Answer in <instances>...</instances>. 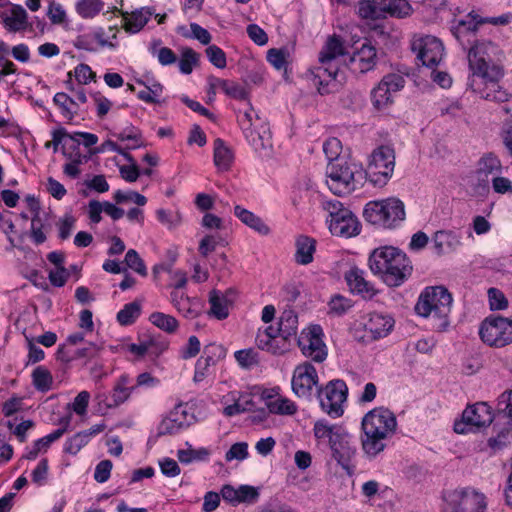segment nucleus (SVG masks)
Masks as SVG:
<instances>
[{"label":"nucleus","mask_w":512,"mask_h":512,"mask_svg":"<svg viewBox=\"0 0 512 512\" xmlns=\"http://www.w3.org/2000/svg\"><path fill=\"white\" fill-rule=\"evenodd\" d=\"M468 63L472 72L468 80L469 88L482 98L505 102L508 94L498 85L503 77V52L495 43L488 40L476 41L468 50Z\"/></svg>","instance_id":"1"},{"label":"nucleus","mask_w":512,"mask_h":512,"mask_svg":"<svg viewBox=\"0 0 512 512\" xmlns=\"http://www.w3.org/2000/svg\"><path fill=\"white\" fill-rule=\"evenodd\" d=\"M368 263L371 272L390 287L402 285L413 269L407 255L393 246L374 249Z\"/></svg>","instance_id":"2"},{"label":"nucleus","mask_w":512,"mask_h":512,"mask_svg":"<svg viewBox=\"0 0 512 512\" xmlns=\"http://www.w3.org/2000/svg\"><path fill=\"white\" fill-rule=\"evenodd\" d=\"M452 301V295L445 287H427L420 294L415 311L422 317L433 316L438 319L437 329L443 331L449 325L448 315L451 312Z\"/></svg>","instance_id":"3"},{"label":"nucleus","mask_w":512,"mask_h":512,"mask_svg":"<svg viewBox=\"0 0 512 512\" xmlns=\"http://www.w3.org/2000/svg\"><path fill=\"white\" fill-rule=\"evenodd\" d=\"M361 174V169L356 164L347 159H336L326 167V183L335 195H347L357 188V177Z\"/></svg>","instance_id":"4"},{"label":"nucleus","mask_w":512,"mask_h":512,"mask_svg":"<svg viewBox=\"0 0 512 512\" xmlns=\"http://www.w3.org/2000/svg\"><path fill=\"white\" fill-rule=\"evenodd\" d=\"M363 215L373 225L394 228L405 219V208L399 199L388 198L367 203Z\"/></svg>","instance_id":"5"},{"label":"nucleus","mask_w":512,"mask_h":512,"mask_svg":"<svg viewBox=\"0 0 512 512\" xmlns=\"http://www.w3.org/2000/svg\"><path fill=\"white\" fill-rule=\"evenodd\" d=\"M358 13L363 19L380 20L388 16L404 19L412 15L413 8L407 0H361Z\"/></svg>","instance_id":"6"},{"label":"nucleus","mask_w":512,"mask_h":512,"mask_svg":"<svg viewBox=\"0 0 512 512\" xmlns=\"http://www.w3.org/2000/svg\"><path fill=\"white\" fill-rule=\"evenodd\" d=\"M494 429H497V435L488 440V445L498 451L512 440V389L503 392L498 398Z\"/></svg>","instance_id":"7"},{"label":"nucleus","mask_w":512,"mask_h":512,"mask_svg":"<svg viewBox=\"0 0 512 512\" xmlns=\"http://www.w3.org/2000/svg\"><path fill=\"white\" fill-rule=\"evenodd\" d=\"M395 167L394 149L381 145L373 150L366 170V175L375 186L382 187L392 177Z\"/></svg>","instance_id":"8"},{"label":"nucleus","mask_w":512,"mask_h":512,"mask_svg":"<svg viewBox=\"0 0 512 512\" xmlns=\"http://www.w3.org/2000/svg\"><path fill=\"white\" fill-rule=\"evenodd\" d=\"M323 208L329 213V229L333 235L352 237L359 234L360 225L357 217L340 201H325Z\"/></svg>","instance_id":"9"},{"label":"nucleus","mask_w":512,"mask_h":512,"mask_svg":"<svg viewBox=\"0 0 512 512\" xmlns=\"http://www.w3.org/2000/svg\"><path fill=\"white\" fill-rule=\"evenodd\" d=\"M348 388L343 380L329 381L325 386L317 390V398L322 410L332 418L340 417L343 412V404L346 401Z\"/></svg>","instance_id":"10"},{"label":"nucleus","mask_w":512,"mask_h":512,"mask_svg":"<svg viewBox=\"0 0 512 512\" xmlns=\"http://www.w3.org/2000/svg\"><path fill=\"white\" fill-rule=\"evenodd\" d=\"M479 334L487 345L502 348L512 343V318L488 317L482 322Z\"/></svg>","instance_id":"11"},{"label":"nucleus","mask_w":512,"mask_h":512,"mask_svg":"<svg viewBox=\"0 0 512 512\" xmlns=\"http://www.w3.org/2000/svg\"><path fill=\"white\" fill-rule=\"evenodd\" d=\"M493 421L491 407L484 402L469 405L462 413L460 420L454 422L453 429L458 434H466L486 427Z\"/></svg>","instance_id":"12"},{"label":"nucleus","mask_w":512,"mask_h":512,"mask_svg":"<svg viewBox=\"0 0 512 512\" xmlns=\"http://www.w3.org/2000/svg\"><path fill=\"white\" fill-rule=\"evenodd\" d=\"M312 82L321 95L336 93L343 85L338 63L319 61V65L310 70Z\"/></svg>","instance_id":"13"},{"label":"nucleus","mask_w":512,"mask_h":512,"mask_svg":"<svg viewBox=\"0 0 512 512\" xmlns=\"http://www.w3.org/2000/svg\"><path fill=\"white\" fill-rule=\"evenodd\" d=\"M411 49L416 53L417 59L429 68L436 67L444 55L442 42L431 35H415L411 41Z\"/></svg>","instance_id":"14"},{"label":"nucleus","mask_w":512,"mask_h":512,"mask_svg":"<svg viewBox=\"0 0 512 512\" xmlns=\"http://www.w3.org/2000/svg\"><path fill=\"white\" fill-rule=\"evenodd\" d=\"M238 122L245 138L252 146L256 149L265 147V139L269 135V128L251 105L238 117Z\"/></svg>","instance_id":"15"},{"label":"nucleus","mask_w":512,"mask_h":512,"mask_svg":"<svg viewBox=\"0 0 512 512\" xmlns=\"http://www.w3.org/2000/svg\"><path fill=\"white\" fill-rule=\"evenodd\" d=\"M323 330L319 325L304 329L297 338V344L306 358L321 363L327 357L326 345L322 339Z\"/></svg>","instance_id":"16"},{"label":"nucleus","mask_w":512,"mask_h":512,"mask_svg":"<svg viewBox=\"0 0 512 512\" xmlns=\"http://www.w3.org/2000/svg\"><path fill=\"white\" fill-rule=\"evenodd\" d=\"M362 430H368L390 438L397 427L394 413L387 408L378 407L368 413L362 419Z\"/></svg>","instance_id":"17"},{"label":"nucleus","mask_w":512,"mask_h":512,"mask_svg":"<svg viewBox=\"0 0 512 512\" xmlns=\"http://www.w3.org/2000/svg\"><path fill=\"white\" fill-rule=\"evenodd\" d=\"M451 512H485L486 497L471 488L454 490L450 495Z\"/></svg>","instance_id":"18"},{"label":"nucleus","mask_w":512,"mask_h":512,"mask_svg":"<svg viewBox=\"0 0 512 512\" xmlns=\"http://www.w3.org/2000/svg\"><path fill=\"white\" fill-rule=\"evenodd\" d=\"M316 368L308 361L296 366L291 380L292 390L300 398L310 399L313 388L318 385Z\"/></svg>","instance_id":"19"},{"label":"nucleus","mask_w":512,"mask_h":512,"mask_svg":"<svg viewBox=\"0 0 512 512\" xmlns=\"http://www.w3.org/2000/svg\"><path fill=\"white\" fill-rule=\"evenodd\" d=\"M195 422V416L187 404L180 403L164 418L159 427V435H173Z\"/></svg>","instance_id":"20"},{"label":"nucleus","mask_w":512,"mask_h":512,"mask_svg":"<svg viewBox=\"0 0 512 512\" xmlns=\"http://www.w3.org/2000/svg\"><path fill=\"white\" fill-rule=\"evenodd\" d=\"M405 79L398 74H388L371 92V100L375 108L382 109L392 102V93L404 87Z\"/></svg>","instance_id":"21"},{"label":"nucleus","mask_w":512,"mask_h":512,"mask_svg":"<svg viewBox=\"0 0 512 512\" xmlns=\"http://www.w3.org/2000/svg\"><path fill=\"white\" fill-rule=\"evenodd\" d=\"M332 451L333 458L340 464L348 473H351V460L356 454V447L350 434L345 430H339L335 435L334 440L329 445Z\"/></svg>","instance_id":"22"},{"label":"nucleus","mask_w":512,"mask_h":512,"mask_svg":"<svg viewBox=\"0 0 512 512\" xmlns=\"http://www.w3.org/2000/svg\"><path fill=\"white\" fill-rule=\"evenodd\" d=\"M394 319L389 314L372 312L364 318V330L371 340L386 337L394 327Z\"/></svg>","instance_id":"23"},{"label":"nucleus","mask_w":512,"mask_h":512,"mask_svg":"<svg viewBox=\"0 0 512 512\" xmlns=\"http://www.w3.org/2000/svg\"><path fill=\"white\" fill-rule=\"evenodd\" d=\"M225 354V349L221 345H206L203 355L196 362L194 381L201 382L206 377L209 367L215 365L218 359L224 358Z\"/></svg>","instance_id":"24"},{"label":"nucleus","mask_w":512,"mask_h":512,"mask_svg":"<svg viewBox=\"0 0 512 512\" xmlns=\"http://www.w3.org/2000/svg\"><path fill=\"white\" fill-rule=\"evenodd\" d=\"M0 16L8 32L24 31L29 25L26 10L18 4H13L9 11L2 12Z\"/></svg>","instance_id":"25"},{"label":"nucleus","mask_w":512,"mask_h":512,"mask_svg":"<svg viewBox=\"0 0 512 512\" xmlns=\"http://www.w3.org/2000/svg\"><path fill=\"white\" fill-rule=\"evenodd\" d=\"M433 247L438 255L455 252L461 245V236L451 230H439L434 233Z\"/></svg>","instance_id":"26"},{"label":"nucleus","mask_w":512,"mask_h":512,"mask_svg":"<svg viewBox=\"0 0 512 512\" xmlns=\"http://www.w3.org/2000/svg\"><path fill=\"white\" fill-rule=\"evenodd\" d=\"M345 280L353 293L362 295L365 298H372L376 294L373 285L364 278V271L352 267L345 273Z\"/></svg>","instance_id":"27"},{"label":"nucleus","mask_w":512,"mask_h":512,"mask_svg":"<svg viewBox=\"0 0 512 512\" xmlns=\"http://www.w3.org/2000/svg\"><path fill=\"white\" fill-rule=\"evenodd\" d=\"M377 53L374 46L364 43L361 48L351 57L350 62L354 70L361 73L368 72L376 65Z\"/></svg>","instance_id":"28"},{"label":"nucleus","mask_w":512,"mask_h":512,"mask_svg":"<svg viewBox=\"0 0 512 512\" xmlns=\"http://www.w3.org/2000/svg\"><path fill=\"white\" fill-rule=\"evenodd\" d=\"M152 14V10L148 7H142L132 13L121 12L124 20L123 27L129 33H137L147 24Z\"/></svg>","instance_id":"29"},{"label":"nucleus","mask_w":512,"mask_h":512,"mask_svg":"<svg viewBox=\"0 0 512 512\" xmlns=\"http://www.w3.org/2000/svg\"><path fill=\"white\" fill-rule=\"evenodd\" d=\"M234 214L243 224L253 229L260 235L266 236L270 233V228L268 225H266L265 222L253 212L239 205H236L234 207Z\"/></svg>","instance_id":"30"},{"label":"nucleus","mask_w":512,"mask_h":512,"mask_svg":"<svg viewBox=\"0 0 512 512\" xmlns=\"http://www.w3.org/2000/svg\"><path fill=\"white\" fill-rule=\"evenodd\" d=\"M361 444L364 453L369 457H375L386 447L387 437L379 435L368 430H362Z\"/></svg>","instance_id":"31"},{"label":"nucleus","mask_w":512,"mask_h":512,"mask_svg":"<svg viewBox=\"0 0 512 512\" xmlns=\"http://www.w3.org/2000/svg\"><path fill=\"white\" fill-rule=\"evenodd\" d=\"M280 336L278 327L268 326L264 330H259L256 336V344L261 350L271 352L273 354L281 353L283 350L276 344V338Z\"/></svg>","instance_id":"32"},{"label":"nucleus","mask_w":512,"mask_h":512,"mask_svg":"<svg viewBox=\"0 0 512 512\" xmlns=\"http://www.w3.org/2000/svg\"><path fill=\"white\" fill-rule=\"evenodd\" d=\"M316 241L308 236L301 235L296 240L295 261L300 265H307L313 261Z\"/></svg>","instance_id":"33"},{"label":"nucleus","mask_w":512,"mask_h":512,"mask_svg":"<svg viewBox=\"0 0 512 512\" xmlns=\"http://www.w3.org/2000/svg\"><path fill=\"white\" fill-rule=\"evenodd\" d=\"M278 331H280V337L285 341L296 337L298 331V316L293 310L287 309L281 313L278 322Z\"/></svg>","instance_id":"34"},{"label":"nucleus","mask_w":512,"mask_h":512,"mask_svg":"<svg viewBox=\"0 0 512 512\" xmlns=\"http://www.w3.org/2000/svg\"><path fill=\"white\" fill-rule=\"evenodd\" d=\"M344 50L342 40L335 35L330 36L319 54V61L338 63L337 58L344 55Z\"/></svg>","instance_id":"35"},{"label":"nucleus","mask_w":512,"mask_h":512,"mask_svg":"<svg viewBox=\"0 0 512 512\" xmlns=\"http://www.w3.org/2000/svg\"><path fill=\"white\" fill-rule=\"evenodd\" d=\"M502 173V164L499 158L493 153L485 154L478 162L477 174L484 180L489 175L497 176Z\"/></svg>","instance_id":"36"},{"label":"nucleus","mask_w":512,"mask_h":512,"mask_svg":"<svg viewBox=\"0 0 512 512\" xmlns=\"http://www.w3.org/2000/svg\"><path fill=\"white\" fill-rule=\"evenodd\" d=\"M234 159L233 151L225 142L217 138L214 141V163L220 169L227 171L230 169Z\"/></svg>","instance_id":"37"},{"label":"nucleus","mask_w":512,"mask_h":512,"mask_svg":"<svg viewBox=\"0 0 512 512\" xmlns=\"http://www.w3.org/2000/svg\"><path fill=\"white\" fill-rule=\"evenodd\" d=\"M130 378L127 374H123L119 377L116 384L114 385L112 392L113 406H119L128 400L135 386L129 387Z\"/></svg>","instance_id":"38"},{"label":"nucleus","mask_w":512,"mask_h":512,"mask_svg":"<svg viewBox=\"0 0 512 512\" xmlns=\"http://www.w3.org/2000/svg\"><path fill=\"white\" fill-rule=\"evenodd\" d=\"M81 141L74 133L68 135L62 147V154L70 161L83 162L89 159V156L83 155L80 150Z\"/></svg>","instance_id":"39"},{"label":"nucleus","mask_w":512,"mask_h":512,"mask_svg":"<svg viewBox=\"0 0 512 512\" xmlns=\"http://www.w3.org/2000/svg\"><path fill=\"white\" fill-rule=\"evenodd\" d=\"M149 321L158 329L168 334L175 333L179 328L178 320L174 316L163 312H153L149 316Z\"/></svg>","instance_id":"40"},{"label":"nucleus","mask_w":512,"mask_h":512,"mask_svg":"<svg viewBox=\"0 0 512 512\" xmlns=\"http://www.w3.org/2000/svg\"><path fill=\"white\" fill-rule=\"evenodd\" d=\"M141 314V304L133 301L124 305L117 313V321L121 326L132 325Z\"/></svg>","instance_id":"41"},{"label":"nucleus","mask_w":512,"mask_h":512,"mask_svg":"<svg viewBox=\"0 0 512 512\" xmlns=\"http://www.w3.org/2000/svg\"><path fill=\"white\" fill-rule=\"evenodd\" d=\"M32 383L40 392H47L52 388L53 377L44 366H37L32 372Z\"/></svg>","instance_id":"42"},{"label":"nucleus","mask_w":512,"mask_h":512,"mask_svg":"<svg viewBox=\"0 0 512 512\" xmlns=\"http://www.w3.org/2000/svg\"><path fill=\"white\" fill-rule=\"evenodd\" d=\"M104 7L102 0H77L76 12L81 18L90 19L98 15Z\"/></svg>","instance_id":"43"},{"label":"nucleus","mask_w":512,"mask_h":512,"mask_svg":"<svg viewBox=\"0 0 512 512\" xmlns=\"http://www.w3.org/2000/svg\"><path fill=\"white\" fill-rule=\"evenodd\" d=\"M341 429L342 427L340 426L329 425L325 420H318L314 424L313 432L317 440L328 442L330 445L335 435L338 434Z\"/></svg>","instance_id":"44"},{"label":"nucleus","mask_w":512,"mask_h":512,"mask_svg":"<svg viewBox=\"0 0 512 512\" xmlns=\"http://www.w3.org/2000/svg\"><path fill=\"white\" fill-rule=\"evenodd\" d=\"M270 413L279 415H293L297 412V406L288 398L278 397L266 403Z\"/></svg>","instance_id":"45"},{"label":"nucleus","mask_w":512,"mask_h":512,"mask_svg":"<svg viewBox=\"0 0 512 512\" xmlns=\"http://www.w3.org/2000/svg\"><path fill=\"white\" fill-rule=\"evenodd\" d=\"M209 302L211 305V315L215 316L219 320L225 319L228 316L227 301L216 290L210 292Z\"/></svg>","instance_id":"46"},{"label":"nucleus","mask_w":512,"mask_h":512,"mask_svg":"<svg viewBox=\"0 0 512 512\" xmlns=\"http://www.w3.org/2000/svg\"><path fill=\"white\" fill-rule=\"evenodd\" d=\"M190 29V33L186 31L185 27H180L178 31L182 36L197 39L203 45H208L210 43L212 37L207 29L197 23H191Z\"/></svg>","instance_id":"47"},{"label":"nucleus","mask_w":512,"mask_h":512,"mask_svg":"<svg viewBox=\"0 0 512 512\" xmlns=\"http://www.w3.org/2000/svg\"><path fill=\"white\" fill-rule=\"evenodd\" d=\"M199 62V54L196 53L192 48H184L182 50L181 58L179 60V70L183 74H190L193 71L194 66Z\"/></svg>","instance_id":"48"},{"label":"nucleus","mask_w":512,"mask_h":512,"mask_svg":"<svg viewBox=\"0 0 512 512\" xmlns=\"http://www.w3.org/2000/svg\"><path fill=\"white\" fill-rule=\"evenodd\" d=\"M176 310L188 319H194L200 315V301L197 298L188 297L177 305Z\"/></svg>","instance_id":"49"},{"label":"nucleus","mask_w":512,"mask_h":512,"mask_svg":"<svg viewBox=\"0 0 512 512\" xmlns=\"http://www.w3.org/2000/svg\"><path fill=\"white\" fill-rule=\"evenodd\" d=\"M352 307L351 300L342 295H334L328 302L329 314L341 316L345 314Z\"/></svg>","instance_id":"50"},{"label":"nucleus","mask_w":512,"mask_h":512,"mask_svg":"<svg viewBox=\"0 0 512 512\" xmlns=\"http://www.w3.org/2000/svg\"><path fill=\"white\" fill-rule=\"evenodd\" d=\"M89 443L87 436L82 431L68 438L64 445V452L76 455L84 446Z\"/></svg>","instance_id":"51"},{"label":"nucleus","mask_w":512,"mask_h":512,"mask_svg":"<svg viewBox=\"0 0 512 512\" xmlns=\"http://www.w3.org/2000/svg\"><path fill=\"white\" fill-rule=\"evenodd\" d=\"M126 265L141 276H147V269L144 261L134 249H129L125 255Z\"/></svg>","instance_id":"52"},{"label":"nucleus","mask_w":512,"mask_h":512,"mask_svg":"<svg viewBox=\"0 0 512 512\" xmlns=\"http://www.w3.org/2000/svg\"><path fill=\"white\" fill-rule=\"evenodd\" d=\"M341 150L342 144L338 138H329L323 144V151L328 159V163L336 161V159H346L345 157L340 156Z\"/></svg>","instance_id":"53"},{"label":"nucleus","mask_w":512,"mask_h":512,"mask_svg":"<svg viewBox=\"0 0 512 512\" xmlns=\"http://www.w3.org/2000/svg\"><path fill=\"white\" fill-rule=\"evenodd\" d=\"M234 356L242 368L250 369L258 364L257 353L253 349L238 350Z\"/></svg>","instance_id":"54"},{"label":"nucleus","mask_w":512,"mask_h":512,"mask_svg":"<svg viewBox=\"0 0 512 512\" xmlns=\"http://www.w3.org/2000/svg\"><path fill=\"white\" fill-rule=\"evenodd\" d=\"M205 53L208 60L215 67L219 69H223L226 67V54L220 47L216 45H210L206 48Z\"/></svg>","instance_id":"55"},{"label":"nucleus","mask_w":512,"mask_h":512,"mask_svg":"<svg viewBox=\"0 0 512 512\" xmlns=\"http://www.w3.org/2000/svg\"><path fill=\"white\" fill-rule=\"evenodd\" d=\"M114 199L116 203L131 201L139 206H144L147 203L146 197L136 191L123 192L121 190H117L114 194Z\"/></svg>","instance_id":"56"},{"label":"nucleus","mask_w":512,"mask_h":512,"mask_svg":"<svg viewBox=\"0 0 512 512\" xmlns=\"http://www.w3.org/2000/svg\"><path fill=\"white\" fill-rule=\"evenodd\" d=\"M489 305L491 310H503L508 307V300L504 293L497 288L488 290Z\"/></svg>","instance_id":"57"},{"label":"nucleus","mask_w":512,"mask_h":512,"mask_svg":"<svg viewBox=\"0 0 512 512\" xmlns=\"http://www.w3.org/2000/svg\"><path fill=\"white\" fill-rule=\"evenodd\" d=\"M288 53L283 49L272 48L267 52L268 62L276 69L281 70L286 67Z\"/></svg>","instance_id":"58"},{"label":"nucleus","mask_w":512,"mask_h":512,"mask_svg":"<svg viewBox=\"0 0 512 512\" xmlns=\"http://www.w3.org/2000/svg\"><path fill=\"white\" fill-rule=\"evenodd\" d=\"M248 457V444L246 442H237L233 444L225 454L226 461L244 460Z\"/></svg>","instance_id":"59"},{"label":"nucleus","mask_w":512,"mask_h":512,"mask_svg":"<svg viewBox=\"0 0 512 512\" xmlns=\"http://www.w3.org/2000/svg\"><path fill=\"white\" fill-rule=\"evenodd\" d=\"M223 92L234 99L246 100L248 98L246 89L234 81L228 80L227 83H223Z\"/></svg>","instance_id":"60"},{"label":"nucleus","mask_w":512,"mask_h":512,"mask_svg":"<svg viewBox=\"0 0 512 512\" xmlns=\"http://www.w3.org/2000/svg\"><path fill=\"white\" fill-rule=\"evenodd\" d=\"M162 92V85L159 83H154L150 87H147L146 90H142L138 92L137 96L139 99L146 103H159L158 96Z\"/></svg>","instance_id":"61"},{"label":"nucleus","mask_w":512,"mask_h":512,"mask_svg":"<svg viewBox=\"0 0 512 512\" xmlns=\"http://www.w3.org/2000/svg\"><path fill=\"white\" fill-rule=\"evenodd\" d=\"M117 137L121 141H132V144L127 146L128 149H135L142 145L141 134L134 127L123 130L117 135Z\"/></svg>","instance_id":"62"},{"label":"nucleus","mask_w":512,"mask_h":512,"mask_svg":"<svg viewBox=\"0 0 512 512\" xmlns=\"http://www.w3.org/2000/svg\"><path fill=\"white\" fill-rule=\"evenodd\" d=\"M47 16L50 19L52 24H62L66 21V12L63 9L62 5L52 1L49 4Z\"/></svg>","instance_id":"63"},{"label":"nucleus","mask_w":512,"mask_h":512,"mask_svg":"<svg viewBox=\"0 0 512 512\" xmlns=\"http://www.w3.org/2000/svg\"><path fill=\"white\" fill-rule=\"evenodd\" d=\"M249 38L257 45L264 46L268 43L267 33L257 24H249L246 28Z\"/></svg>","instance_id":"64"}]
</instances>
